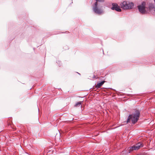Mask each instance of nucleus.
Here are the masks:
<instances>
[{
    "label": "nucleus",
    "mask_w": 155,
    "mask_h": 155,
    "mask_svg": "<svg viewBox=\"0 0 155 155\" xmlns=\"http://www.w3.org/2000/svg\"><path fill=\"white\" fill-rule=\"evenodd\" d=\"M140 115L139 111L138 110L135 111V113L130 115L128 118L127 122H129L131 119L132 123L134 124L138 120Z\"/></svg>",
    "instance_id": "obj_1"
},
{
    "label": "nucleus",
    "mask_w": 155,
    "mask_h": 155,
    "mask_svg": "<svg viewBox=\"0 0 155 155\" xmlns=\"http://www.w3.org/2000/svg\"><path fill=\"white\" fill-rule=\"evenodd\" d=\"M120 5L123 10H127L133 9L134 4L132 2L124 1L121 2Z\"/></svg>",
    "instance_id": "obj_2"
},
{
    "label": "nucleus",
    "mask_w": 155,
    "mask_h": 155,
    "mask_svg": "<svg viewBox=\"0 0 155 155\" xmlns=\"http://www.w3.org/2000/svg\"><path fill=\"white\" fill-rule=\"evenodd\" d=\"M133 147L134 150H137L139 149L140 147H143V145L141 143L139 142Z\"/></svg>",
    "instance_id": "obj_3"
},
{
    "label": "nucleus",
    "mask_w": 155,
    "mask_h": 155,
    "mask_svg": "<svg viewBox=\"0 0 155 155\" xmlns=\"http://www.w3.org/2000/svg\"><path fill=\"white\" fill-rule=\"evenodd\" d=\"M112 7L111 8V10H121L117 4L112 3Z\"/></svg>",
    "instance_id": "obj_4"
},
{
    "label": "nucleus",
    "mask_w": 155,
    "mask_h": 155,
    "mask_svg": "<svg viewBox=\"0 0 155 155\" xmlns=\"http://www.w3.org/2000/svg\"><path fill=\"white\" fill-rule=\"evenodd\" d=\"M146 4L145 2H143L140 5L138 6V10H145Z\"/></svg>",
    "instance_id": "obj_5"
},
{
    "label": "nucleus",
    "mask_w": 155,
    "mask_h": 155,
    "mask_svg": "<svg viewBox=\"0 0 155 155\" xmlns=\"http://www.w3.org/2000/svg\"><path fill=\"white\" fill-rule=\"evenodd\" d=\"M96 2H95L94 4V6L93 7V10H98L97 9V2H104V0H95Z\"/></svg>",
    "instance_id": "obj_6"
},
{
    "label": "nucleus",
    "mask_w": 155,
    "mask_h": 155,
    "mask_svg": "<svg viewBox=\"0 0 155 155\" xmlns=\"http://www.w3.org/2000/svg\"><path fill=\"white\" fill-rule=\"evenodd\" d=\"M104 81H102L101 82H98L96 85V87L97 88H99L102 86L104 83Z\"/></svg>",
    "instance_id": "obj_7"
},
{
    "label": "nucleus",
    "mask_w": 155,
    "mask_h": 155,
    "mask_svg": "<svg viewBox=\"0 0 155 155\" xmlns=\"http://www.w3.org/2000/svg\"><path fill=\"white\" fill-rule=\"evenodd\" d=\"M94 13L95 14L100 15L103 12V10H94Z\"/></svg>",
    "instance_id": "obj_8"
},
{
    "label": "nucleus",
    "mask_w": 155,
    "mask_h": 155,
    "mask_svg": "<svg viewBox=\"0 0 155 155\" xmlns=\"http://www.w3.org/2000/svg\"><path fill=\"white\" fill-rule=\"evenodd\" d=\"M154 2V4L150 3V4L149 7L150 9L155 8V0Z\"/></svg>",
    "instance_id": "obj_9"
},
{
    "label": "nucleus",
    "mask_w": 155,
    "mask_h": 155,
    "mask_svg": "<svg viewBox=\"0 0 155 155\" xmlns=\"http://www.w3.org/2000/svg\"><path fill=\"white\" fill-rule=\"evenodd\" d=\"M139 12L142 14H145L147 13V10H139Z\"/></svg>",
    "instance_id": "obj_10"
},
{
    "label": "nucleus",
    "mask_w": 155,
    "mask_h": 155,
    "mask_svg": "<svg viewBox=\"0 0 155 155\" xmlns=\"http://www.w3.org/2000/svg\"><path fill=\"white\" fill-rule=\"evenodd\" d=\"M82 102L79 101L77 102L75 104V106L76 107H79L80 106H81Z\"/></svg>",
    "instance_id": "obj_11"
},
{
    "label": "nucleus",
    "mask_w": 155,
    "mask_h": 155,
    "mask_svg": "<svg viewBox=\"0 0 155 155\" xmlns=\"http://www.w3.org/2000/svg\"><path fill=\"white\" fill-rule=\"evenodd\" d=\"M134 149L133 146L129 147L128 149L129 151V152L130 153V152L134 150Z\"/></svg>",
    "instance_id": "obj_12"
},
{
    "label": "nucleus",
    "mask_w": 155,
    "mask_h": 155,
    "mask_svg": "<svg viewBox=\"0 0 155 155\" xmlns=\"http://www.w3.org/2000/svg\"><path fill=\"white\" fill-rule=\"evenodd\" d=\"M116 11H118V12H120L121 11V10H116Z\"/></svg>",
    "instance_id": "obj_13"
},
{
    "label": "nucleus",
    "mask_w": 155,
    "mask_h": 155,
    "mask_svg": "<svg viewBox=\"0 0 155 155\" xmlns=\"http://www.w3.org/2000/svg\"><path fill=\"white\" fill-rule=\"evenodd\" d=\"M71 3H73V1H72V2H71Z\"/></svg>",
    "instance_id": "obj_14"
},
{
    "label": "nucleus",
    "mask_w": 155,
    "mask_h": 155,
    "mask_svg": "<svg viewBox=\"0 0 155 155\" xmlns=\"http://www.w3.org/2000/svg\"><path fill=\"white\" fill-rule=\"evenodd\" d=\"M154 0V1H155V0Z\"/></svg>",
    "instance_id": "obj_15"
}]
</instances>
